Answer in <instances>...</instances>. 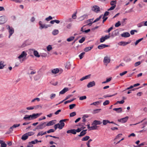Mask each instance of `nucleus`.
<instances>
[{"label":"nucleus","mask_w":147,"mask_h":147,"mask_svg":"<svg viewBox=\"0 0 147 147\" xmlns=\"http://www.w3.org/2000/svg\"><path fill=\"white\" fill-rule=\"evenodd\" d=\"M67 119H64L61 120L59 123L55 124L54 126L55 130H56L57 128L60 129H62L65 125L64 122Z\"/></svg>","instance_id":"f257e3e1"},{"label":"nucleus","mask_w":147,"mask_h":147,"mask_svg":"<svg viewBox=\"0 0 147 147\" xmlns=\"http://www.w3.org/2000/svg\"><path fill=\"white\" fill-rule=\"evenodd\" d=\"M7 29L8 30V32L9 33V38H10L11 35L14 32V29L12 27H10L9 25H7L6 26Z\"/></svg>","instance_id":"f03ea898"},{"label":"nucleus","mask_w":147,"mask_h":147,"mask_svg":"<svg viewBox=\"0 0 147 147\" xmlns=\"http://www.w3.org/2000/svg\"><path fill=\"white\" fill-rule=\"evenodd\" d=\"M7 18L5 16L0 17V24H3L7 21Z\"/></svg>","instance_id":"7ed1b4c3"},{"label":"nucleus","mask_w":147,"mask_h":147,"mask_svg":"<svg viewBox=\"0 0 147 147\" xmlns=\"http://www.w3.org/2000/svg\"><path fill=\"white\" fill-rule=\"evenodd\" d=\"M47 126L46 122L41 123L38 125L36 127L37 129H42Z\"/></svg>","instance_id":"20e7f679"},{"label":"nucleus","mask_w":147,"mask_h":147,"mask_svg":"<svg viewBox=\"0 0 147 147\" xmlns=\"http://www.w3.org/2000/svg\"><path fill=\"white\" fill-rule=\"evenodd\" d=\"M103 61L105 64L107 66L110 62V58L108 56L105 57L104 58Z\"/></svg>","instance_id":"39448f33"},{"label":"nucleus","mask_w":147,"mask_h":147,"mask_svg":"<svg viewBox=\"0 0 147 147\" xmlns=\"http://www.w3.org/2000/svg\"><path fill=\"white\" fill-rule=\"evenodd\" d=\"M42 113H37L36 114L33 113L32 114L30 115L31 120L36 119L42 115Z\"/></svg>","instance_id":"423d86ee"},{"label":"nucleus","mask_w":147,"mask_h":147,"mask_svg":"<svg viewBox=\"0 0 147 147\" xmlns=\"http://www.w3.org/2000/svg\"><path fill=\"white\" fill-rule=\"evenodd\" d=\"M39 24L40 26V28L41 29H42L43 28H47L49 26L45 25L44 24H42V22L41 21H40L39 22Z\"/></svg>","instance_id":"0eeeda50"},{"label":"nucleus","mask_w":147,"mask_h":147,"mask_svg":"<svg viewBox=\"0 0 147 147\" xmlns=\"http://www.w3.org/2000/svg\"><path fill=\"white\" fill-rule=\"evenodd\" d=\"M27 55V54L24 51H23L22 52L21 54L18 57V59H20L22 58L26 57Z\"/></svg>","instance_id":"6e6552de"},{"label":"nucleus","mask_w":147,"mask_h":147,"mask_svg":"<svg viewBox=\"0 0 147 147\" xmlns=\"http://www.w3.org/2000/svg\"><path fill=\"white\" fill-rule=\"evenodd\" d=\"M92 10L93 11L97 13L100 11V9L98 6L97 5H94L92 7Z\"/></svg>","instance_id":"1a4fd4ad"},{"label":"nucleus","mask_w":147,"mask_h":147,"mask_svg":"<svg viewBox=\"0 0 147 147\" xmlns=\"http://www.w3.org/2000/svg\"><path fill=\"white\" fill-rule=\"evenodd\" d=\"M128 118V117L126 116L124 118L118 119V121L119 122L122 123H125L127 121Z\"/></svg>","instance_id":"9d476101"},{"label":"nucleus","mask_w":147,"mask_h":147,"mask_svg":"<svg viewBox=\"0 0 147 147\" xmlns=\"http://www.w3.org/2000/svg\"><path fill=\"white\" fill-rule=\"evenodd\" d=\"M95 82L94 81H92L88 83L87 85V87L88 88H90L95 86Z\"/></svg>","instance_id":"9b49d317"},{"label":"nucleus","mask_w":147,"mask_h":147,"mask_svg":"<svg viewBox=\"0 0 147 147\" xmlns=\"http://www.w3.org/2000/svg\"><path fill=\"white\" fill-rule=\"evenodd\" d=\"M20 125V124H16L13 125L12 126L10 127L9 131L11 132H12L13 131V129L19 126Z\"/></svg>","instance_id":"f8f14e48"},{"label":"nucleus","mask_w":147,"mask_h":147,"mask_svg":"<svg viewBox=\"0 0 147 147\" xmlns=\"http://www.w3.org/2000/svg\"><path fill=\"white\" fill-rule=\"evenodd\" d=\"M129 42H126L124 41H121L118 43V45H119L125 46V45H127L129 43Z\"/></svg>","instance_id":"ddd939ff"},{"label":"nucleus","mask_w":147,"mask_h":147,"mask_svg":"<svg viewBox=\"0 0 147 147\" xmlns=\"http://www.w3.org/2000/svg\"><path fill=\"white\" fill-rule=\"evenodd\" d=\"M36 71L34 70H32L31 69H29L28 72L27 74L28 75H33L36 74Z\"/></svg>","instance_id":"4468645a"},{"label":"nucleus","mask_w":147,"mask_h":147,"mask_svg":"<svg viewBox=\"0 0 147 147\" xmlns=\"http://www.w3.org/2000/svg\"><path fill=\"white\" fill-rule=\"evenodd\" d=\"M69 90V89L68 88H65L59 92V94H63L68 91Z\"/></svg>","instance_id":"2eb2a0df"},{"label":"nucleus","mask_w":147,"mask_h":147,"mask_svg":"<svg viewBox=\"0 0 147 147\" xmlns=\"http://www.w3.org/2000/svg\"><path fill=\"white\" fill-rule=\"evenodd\" d=\"M114 111H115L117 113H120L122 111V109L121 107L115 108L113 109Z\"/></svg>","instance_id":"dca6fc26"},{"label":"nucleus","mask_w":147,"mask_h":147,"mask_svg":"<svg viewBox=\"0 0 147 147\" xmlns=\"http://www.w3.org/2000/svg\"><path fill=\"white\" fill-rule=\"evenodd\" d=\"M23 119L25 120H31V115H26L23 118Z\"/></svg>","instance_id":"f3484780"},{"label":"nucleus","mask_w":147,"mask_h":147,"mask_svg":"<svg viewBox=\"0 0 147 147\" xmlns=\"http://www.w3.org/2000/svg\"><path fill=\"white\" fill-rule=\"evenodd\" d=\"M108 45L105 44H101L99 45L98 47V48L100 49H101L106 47H108Z\"/></svg>","instance_id":"a211bd4d"},{"label":"nucleus","mask_w":147,"mask_h":147,"mask_svg":"<svg viewBox=\"0 0 147 147\" xmlns=\"http://www.w3.org/2000/svg\"><path fill=\"white\" fill-rule=\"evenodd\" d=\"M121 36L124 37H127L130 36L129 33L127 32L123 33L121 35Z\"/></svg>","instance_id":"6ab92c4d"},{"label":"nucleus","mask_w":147,"mask_h":147,"mask_svg":"<svg viewBox=\"0 0 147 147\" xmlns=\"http://www.w3.org/2000/svg\"><path fill=\"white\" fill-rule=\"evenodd\" d=\"M31 50L33 51L35 57H40L37 51L34 50V49H32Z\"/></svg>","instance_id":"aec40b11"},{"label":"nucleus","mask_w":147,"mask_h":147,"mask_svg":"<svg viewBox=\"0 0 147 147\" xmlns=\"http://www.w3.org/2000/svg\"><path fill=\"white\" fill-rule=\"evenodd\" d=\"M92 126L91 127V129L92 130L96 129L98 127L96 124H93V122H92Z\"/></svg>","instance_id":"412c9836"},{"label":"nucleus","mask_w":147,"mask_h":147,"mask_svg":"<svg viewBox=\"0 0 147 147\" xmlns=\"http://www.w3.org/2000/svg\"><path fill=\"white\" fill-rule=\"evenodd\" d=\"M46 123L47 126H49L53 125L54 124H55V123L54 122V121L52 120L50 121L49 122H46Z\"/></svg>","instance_id":"4be33fe9"},{"label":"nucleus","mask_w":147,"mask_h":147,"mask_svg":"<svg viewBox=\"0 0 147 147\" xmlns=\"http://www.w3.org/2000/svg\"><path fill=\"white\" fill-rule=\"evenodd\" d=\"M59 70L58 69L56 68L53 69L52 70L51 72L54 74H56L59 72Z\"/></svg>","instance_id":"5701e85b"},{"label":"nucleus","mask_w":147,"mask_h":147,"mask_svg":"<svg viewBox=\"0 0 147 147\" xmlns=\"http://www.w3.org/2000/svg\"><path fill=\"white\" fill-rule=\"evenodd\" d=\"M86 129L82 131L80 133V134L79 135V136L80 137L84 135L86 133Z\"/></svg>","instance_id":"b1692460"},{"label":"nucleus","mask_w":147,"mask_h":147,"mask_svg":"<svg viewBox=\"0 0 147 147\" xmlns=\"http://www.w3.org/2000/svg\"><path fill=\"white\" fill-rule=\"evenodd\" d=\"M28 138V136L26 134L23 135L21 138L23 140H26Z\"/></svg>","instance_id":"393cba45"},{"label":"nucleus","mask_w":147,"mask_h":147,"mask_svg":"<svg viewBox=\"0 0 147 147\" xmlns=\"http://www.w3.org/2000/svg\"><path fill=\"white\" fill-rule=\"evenodd\" d=\"M39 105H37L36 106H34L33 107H27L26 108V109L27 110H32L34 109V108H36L38 107Z\"/></svg>","instance_id":"a878e982"},{"label":"nucleus","mask_w":147,"mask_h":147,"mask_svg":"<svg viewBox=\"0 0 147 147\" xmlns=\"http://www.w3.org/2000/svg\"><path fill=\"white\" fill-rule=\"evenodd\" d=\"M93 124H96V125H100L102 124V122L99 121L98 120H94L93 121Z\"/></svg>","instance_id":"bb28decb"},{"label":"nucleus","mask_w":147,"mask_h":147,"mask_svg":"<svg viewBox=\"0 0 147 147\" xmlns=\"http://www.w3.org/2000/svg\"><path fill=\"white\" fill-rule=\"evenodd\" d=\"M5 65L4 64V62L3 61H1L0 62V69H3Z\"/></svg>","instance_id":"cd10ccee"},{"label":"nucleus","mask_w":147,"mask_h":147,"mask_svg":"<svg viewBox=\"0 0 147 147\" xmlns=\"http://www.w3.org/2000/svg\"><path fill=\"white\" fill-rule=\"evenodd\" d=\"M93 47H89L85 48L84 49V51L86 52H88L90 51L92 48Z\"/></svg>","instance_id":"c85d7f7f"},{"label":"nucleus","mask_w":147,"mask_h":147,"mask_svg":"<svg viewBox=\"0 0 147 147\" xmlns=\"http://www.w3.org/2000/svg\"><path fill=\"white\" fill-rule=\"evenodd\" d=\"M71 65L70 62H67L66 63L65 67L66 68L68 69L70 68Z\"/></svg>","instance_id":"c756f323"},{"label":"nucleus","mask_w":147,"mask_h":147,"mask_svg":"<svg viewBox=\"0 0 147 147\" xmlns=\"http://www.w3.org/2000/svg\"><path fill=\"white\" fill-rule=\"evenodd\" d=\"M59 30H55L52 32V34L54 35H55L58 34L59 33Z\"/></svg>","instance_id":"7c9ffc66"},{"label":"nucleus","mask_w":147,"mask_h":147,"mask_svg":"<svg viewBox=\"0 0 147 147\" xmlns=\"http://www.w3.org/2000/svg\"><path fill=\"white\" fill-rule=\"evenodd\" d=\"M93 21V19H90L87 20V22L88 23L87 25H88L89 26H90L92 25V24L93 22H92Z\"/></svg>","instance_id":"2f4dec72"},{"label":"nucleus","mask_w":147,"mask_h":147,"mask_svg":"<svg viewBox=\"0 0 147 147\" xmlns=\"http://www.w3.org/2000/svg\"><path fill=\"white\" fill-rule=\"evenodd\" d=\"M109 123H110V121L108 120H103L102 121V123L104 125H106Z\"/></svg>","instance_id":"473e14b6"},{"label":"nucleus","mask_w":147,"mask_h":147,"mask_svg":"<svg viewBox=\"0 0 147 147\" xmlns=\"http://www.w3.org/2000/svg\"><path fill=\"white\" fill-rule=\"evenodd\" d=\"M74 36H71L67 39V40L68 42H71L72 41L74 38Z\"/></svg>","instance_id":"72a5a7b5"},{"label":"nucleus","mask_w":147,"mask_h":147,"mask_svg":"<svg viewBox=\"0 0 147 147\" xmlns=\"http://www.w3.org/2000/svg\"><path fill=\"white\" fill-rule=\"evenodd\" d=\"M90 138V137L88 136H86L83 138L82 139V140L83 141H86L88 140Z\"/></svg>","instance_id":"f704fd0d"},{"label":"nucleus","mask_w":147,"mask_h":147,"mask_svg":"<svg viewBox=\"0 0 147 147\" xmlns=\"http://www.w3.org/2000/svg\"><path fill=\"white\" fill-rule=\"evenodd\" d=\"M144 26V22H142L139 23L137 25V26L138 27H141Z\"/></svg>","instance_id":"c9c22d12"},{"label":"nucleus","mask_w":147,"mask_h":147,"mask_svg":"<svg viewBox=\"0 0 147 147\" xmlns=\"http://www.w3.org/2000/svg\"><path fill=\"white\" fill-rule=\"evenodd\" d=\"M116 1H112L110 3V4L111 5H112V6H115L116 7Z\"/></svg>","instance_id":"e433bc0d"},{"label":"nucleus","mask_w":147,"mask_h":147,"mask_svg":"<svg viewBox=\"0 0 147 147\" xmlns=\"http://www.w3.org/2000/svg\"><path fill=\"white\" fill-rule=\"evenodd\" d=\"M88 17V16L87 15H84L83 16L80 17V18L81 19V20H84L85 18H87Z\"/></svg>","instance_id":"4c0bfd02"},{"label":"nucleus","mask_w":147,"mask_h":147,"mask_svg":"<svg viewBox=\"0 0 147 147\" xmlns=\"http://www.w3.org/2000/svg\"><path fill=\"white\" fill-rule=\"evenodd\" d=\"M100 103V101H96L93 102L90 104L91 105H99Z\"/></svg>","instance_id":"58836bf2"},{"label":"nucleus","mask_w":147,"mask_h":147,"mask_svg":"<svg viewBox=\"0 0 147 147\" xmlns=\"http://www.w3.org/2000/svg\"><path fill=\"white\" fill-rule=\"evenodd\" d=\"M121 25V22L119 21L117 22L115 24V26L116 27H119Z\"/></svg>","instance_id":"ea45409f"},{"label":"nucleus","mask_w":147,"mask_h":147,"mask_svg":"<svg viewBox=\"0 0 147 147\" xmlns=\"http://www.w3.org/2000/svg\"><path fill=\"white\" fill-rule=\"evenodd\" d=\"M86 96H84L80 97L79 100H84L86 99Z\"/></svg>","instance_id":"a19ab883"},{"label":"nucleus","mask_w":147,"mask_h":147,"mask_svg":"<svg viewBox=\"0 0 147 147\" xmlns=\"http://www.w3.org/2000/svg\"><path fill=\"white\" fill-rule=\"evenodd\" d=\"M102 16L103 15H100L98 18H97L95 20H94L93 22V23H95L99 20L100 19L102 18Z\"/></svg>","instance_id":"79ce46f5"},{"label":"nucleus","mask_w":147,"mask_h":147,"mask_svg":"<svg viewBox=\"0 0 147 147\" xmlns=\"http://www.w3.org/2000/svg\"><path fill=\"white\" fill-rule=\"evenodd\" d=\"M26 134H27V135L28 137L29 136L33 135L34 134V133L33 132L30 131L27 132L26 133Z\"/></svg>","instance_id":"37998d69"},{"label":"nucleus","mask_w":147,"mask_h":147,"mask_svg":"<svg viewBox=\"0 0 147 147\" xmlns=\"http://www.w3.org/2000/svg\"><path fill=\"white\" fill-rule=\"evenodd\" d=\"M143 39V38H141L137 41L135 42V44L136 45H137L140 42L141 40H142Z\"/></svg>","instance_id":"c03bdc74"},{"label":"nucleus","mask_w":147,"mask_h":147,"mask_svg":"<svg viewBox=\"0 0 147 147\" xmlns=\"http://www.w3.org/2000/svg\"><path fill=\"white\" fill-rule=\"evenodd\" d=\"M101 110V109H95L93 111V113L94 114H96L99 113L100 111Z\"/></svg>","instance_id":"a18cd8bd"},{"label":"nucleus","mask_w":147,"mask_h":147,"mask_svg":"<svg viewBox=\"0 0 147 147\" xmlns=\"http://www.w3.org/2000/svg\"><path fill=\"white\" fill-rule=\"evenodd\" d=\"M56 96V94H55L52 93L50 95V98L51 99H53Z\"/></svg>","instance_id":"49530a36"},{"label":"nucleus","mask_w":147,"mask_h":147,"mask_svg":"<svg viewBox=\"0 0 147 147\" xmlns=\"http://www.w3.org/2000/svg\"><path fill=\"white\" fill-rule=\"evenodd\" d=\"M85 53L84 52H82L79 55V57L80 59H81L83 58L84 56Z\"/></svg>","instance_id":"de8ad7c7"},{"label":"nucleus","mask_w":147,"mask_h":147,"mask_svg":"<svg viewBox=\"0 0 147 147\" xmlns=\"http://www.w3.org/2000/svg\"><path fill=\"white\" fill-rule=\"evenodd\" d=\"M85 37H83L81 39L79 40V43H82L85 41Z\"/></svg>","instance_id":"09e8293b"},{"label":"nucleus","mask_w":147,"mask_h":147,"mask_svg":"<svg viewBox=\"0 0 147 147\" xmlns=\"http://www.w3.org/2000/svg\"><path fill=\"white\" fill-rule=\"evenodd\" d=\"M106 40L104 36L102 37L100 39V41L101 42H103Z\"/></svg>","instance_id":"8fccbe9b"},{"label":"nucleus","mask_w":147,"mask_h":147,"mask_svg":"<svg viewBox=\"0 0 147 147\" xmlns=\"http://www.w3.org/2000/svg\"><path fill=\"white\" fill-rule=\"evenodd\" d=\"M92 141L91 139H89L88 141L87 142L86 144L88 146V147H90V143Z\"/></svg>","instance_id":"3c124183"},{"label":"nucleus","mask_w":147,"mask_h":147,"mask_svg":"<svg viewBox=\"0 0 147 147\" xmlns=\"http://www.w3.org/2000/svg\"><path fill=\"white\" fill-rule=\"evenodd\" d=\"M76 105L75 104H72L69 105V108L70 109H73L75 106Z\"/></svg>","instance_id":"603ef678"},{"label":"nucleus","mask_w":147,"mask_h":147,"mask_svg":"<svg viewBox=\"0 0 147 147\" xmlns=\"http://www.w3.org/2000/svg\"><path fill=\"white\" fill-rule=\"evenodd\" d=\"M37 100V101L39 102L40 101V99L38 98H34V99H33L31 101V102H33L35 101L36 100Z\"/></svg>","instance_id":"864d4df0"},{"label":"nucleus","mask_w":147,"mask_h":147,"mask_svg":"<svg viewBox=\"0 0 147 147\" xmlns=\"http://www.w3.org/2000/svg\"><path fill=\"white\" fill-rule=\"evenodd\" d=\"M47 50L48 51H49L51 50L52 48L51 46V45H48L47 47Z\"/></svg>","instance_id":"5fc2aeb1"},{"label":"nucleus","mask_w":147,"mask_h":147,"mask_svg":"<svg viewBox=\"0 0 147 147\" xmlns=\"http://www.w3.org/2000/svg\"><path fill=\"white\" fill-rule=\"evenodd\" d=\"M40 78V76L39 75H37L35 76L34 79L35 80H39Z\"/></svg>","instance_id":"6e6d98bb"},{"label":"nucleus","mask_w":147,"mask_h":147,"mask_svg":"<svg viewBox=\"0 0 147 147\" xmlns=\"http://www.w3.org/2000/svg\"><path fill=\"white\" fill-rule=\"evenodd\" d=\"M76 114V112H73L70 114V116L71 117H73L75 116Z\"/></svg>","instance_id":"4d7b16f0"},{"label":"nucleus","mask_w":147,"mask_h":147,"mask_svg":"<svg viewBox=\"0 0 147 147\" xmlns=\"http://www.w3.org/2000/svg\"><path fill=\"white\" fill-rule=\"evenodd\" d=\"M72 25L71 24L69 23L67 25L66 27L67 29H70Z\"/></svg>","instance_id":"13d9d810"},{"label":"nucleus","mask_w":147,"mask_h":147,"mask_svg":"<svg viewBox=\"0 0 147 147\" xmlns=\"http://www.w3.org/2000/svg\"><path fill=\"white\" fill-rule=\"evenodd\" d=\"M109 103V101L108 100H106L103 103V105H106L108 104Z\"/></svg>","instance_id":"bf43d9fd"},{"label":"nucleus","mask_w":147,"mask_h":147,"mask_svg":"<svg viewBox=\"0 0 147 147\" xmlns=\"http://www.w3.org/2000/svg\"><path fill=\"white\" fill-rule=\"evenodd\" d=\"M141 63V62L140 61H138L136 62L134 64L135 67H137L138 65H140Z\"/></svg>","instance_id":"052dcab7"},{"label":"nucleus","mask_w":147,"mask_h":147,"mask_svg":"<svg viewBox=\"0 0 147 147\" xmlns=\"http://www.w3.org/2000/svg\"><path fill=\"white\" fill-rule=\"evenodd\" d=\"M52 17L51 16H50L49 17L46 18L45 19V20L47 21H49L51 20H52Z\"/></svg>","instance_id":"680f3d73"},{"label":"nucleus","mask_w":147,"mask_h":147,"mask_svg":"<svg viewBox=\"0 0 147 147\" xmlns=\"http://www.w3.org/2000/svg\"><path fill=\"white\" fill-rule=\"evenodd\" d=\"M127 73V71H125L122 73H120L119 75L120 76H122L124 75L125 74H126Z\"/></svg>","instance_id":"e2e57ef3"},{"label":"nucleus","mask_w":147,"mask_h":147,"mask_svg":"<svg viewBox=\"0 0 147 147\" xmlns=\"http://www.w3.org/2000/svg\"><path fill=\"white\" fill-rule=\"evenodd\" d=\"M55 131V130L53 129H51L47 131L48 133H49L51 132H53Z\"/></svg>","instance_id":"0e129e2a"},{"label":"nucleus","mask_w":147,"mask_h":147,"mask_svg":"<svg viewBox=\"0 0 147 147\" xmlns=\"http://www.w3.org/2000/svg\"><path fill=\"white\" fill-rule=\"evenodd\" d=\"M137 32V31L136 30H131L130 31V33L131 35H133L134 34L135 32Z\"/></svg>","instance_id":"69168bd1"},{"label":"nucleus","mask_w":147,"mask_h":147,"mask_svg":"<svg viewBox=\"0 0 147 147\" xmlns=\"http://www.w3.org/2000/svg\"><path fill=\"white\" fill-rule=\"evenodd\" d=\"M6 146L7 144L5 142H4L1 144V147H6Z\"/></svg>","instance_id":"338daca9"},{"label":"nucleus","mask_w":147,"mask_h":147,"mask_svg":"<svg viewBox=\"0 0 147 147\" xmlns=\"http://www.w3.org/2000/svg\"><path fill=\"white\" fill-rule=\"evenodd\" d=\"M115 6H112L111 7H110V8H109L108 9V11H111L113 10L115 8Z\"/></svg>","instance_id":"774afa93"}]
</instances>
